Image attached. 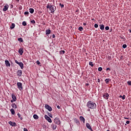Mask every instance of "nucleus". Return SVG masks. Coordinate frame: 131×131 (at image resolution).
Segmentation results:
<instances>
[{
    "label": "nucleus",
    "instance_id": "25",
    "mask_svg": "<svg viewBox=\"0 0 131 131\" xmlns=\"http://www.w3.org/2000/svg\"><path fill=\"white\" fill-rule=\"evenodd\" d=\"M17 116H18L19 118L20 119V120H23V118L21 116V115L19 113L17 114Z\"/></svg>",
    "mask_w": 131,
    "mask_h": 131
},
{
    "label": "nucleus",
    "instance_id": "4",
    "mask_svg": "<svg viewBox=\"0 0 131 131\" xmlns=\"http://www.w3.org/2000/svg\"><path fill=\"white\" fill-rule=\"evenodd\" d=\"M54 123L59 125L61 124V121H60V119H59V118H55L54 119Z\"/></svg>",
    "mask_w": 131,
    "mask_h": 131
},
{
    "label": "nucleus",
    "instance_id": "12",
    "mask_svg": "<svg viewBox=\"0 0 131 131\" xmlns=\"http://www.w3.org/2000/svg\"><path fill=\"white\" fill-rule=\"evenodd\" d=\"M5 65L7 67H10V66H11V63H10L9 60H5Z\"/></svg>",
    "mask_w": 131,
    "mask_h": 131
},
{
    "label": "nucleus",
    "instance_id": "26",
    "mask_svg": "<svg viewBox=\"0 0 131 131\" xmlns=\"http://www.w3.org/2000/svg\"><path fill=\"white\" fill-rule=\"evenodd\" d=\"M33 118L34 119H38V116H37V115H34Z\"/></svg>",
    "mask_w": 131,
    "mask_h": 131
},
{
    "label": "nucleus",
    "instance_id": "3",
    "mask_svg": "<svg viewBox=\"0 0 131 131\" xmlns=\"http://www.w3.org/2000/svg\"><path fill=\"white\" fill-rule=\"evenodd\" d=\"M11 97L12 98V100H11V103H14V102H16V101H17V97L14 93L12 94Z\"/></svg>",
    "mask_w": 131,
    "mask_h": 131
},
{
    "label": "nucleus",
    "instance_id": "49",
    "mask_svg": "<svg viewBox=\"0 0 131 131\" xmlns=\"http://www.w3.org/2000/svg\"><path fill=\"white\" fill-rule=\"evenodd\" d=\"M108 70H111L110 68H106V71H108Z\"/></svg>",
    "mask_w": 131,
    "mask_h": 131
},
{
    "label": "nucleus",
    "instance_id": "34",
    "mask_svg": "<svg viewBox=\"0 0 131 131\" xmlns=\"http://www.w3.org/2000/svg\"><path fill=\"white\" fill-rule=\"evenodd\" d=\"M98 27H99V25H98V24H95L94 25V27H95V28H98Z\"/></svg>",
    "mask_w": 131,
    "mask_h": 131
},
{
    "label": "nucleus",
    "instance_id": "35",
    "mask_svg": "<svg viewBox=\"0 0 131 131\" xmlns=\"http://www.w3.org/2000/svg\"><path fill=\"white\" fill-rule=\"evenodd\" d=\"M31 22V23H32V24H35V20H34V19L32 20Z\"/></svg>",
    "mask_w": 131,
    "mask_h": 131
},
{
    "label": "nucleus",
    "instance_id": "23",
    "mask_svg": "<svg viewBox=\"0 0 131 131\" xmlns=\"http://www.w3.org/2000/svg\"><path fill=\"white\" fill-rule=\"evenodd\" d=\"M51 33V30L49 29V30H47L46 31V34L47 35H49Z\"/></svg>",
    "mask_w": 131,
    "mask_h": 131
},
{
    "label": "nucleus",
    "instance_id": "6",
    "mask_svg": "<svg viewBox=\"0 0 131 131\" xmlns=\"http://www.w3.org/2000/svg\"><path fill=\"white\" fill-rule=\"evenodd\" d=\"M45 119H46V120H47V121H48V122H50V123H52V119L48 115H46L45 116Z\"/></svg>",
    "mask_w": 131,
    "mask_h": 131
},
{
    "label": "nucleus",
    "instance_id": "22",
    "mask_svg": "<svg viewBox=\"0 0 131 131\" xmlns=\"http://www.w3.org/2000/svg\"><path fill=\"white\" fill-rule=\"evenodd\" d=\"M10 112L11 113V114H12V115H14L15 114V110H14V108H11L10 110Z\"/></svg>",
    "mask_w": 131,
    "mask_h": 131
},
{
    "label": "nucleus",
    "instance_id": "29",
    "mask_svg": "<svg viewBox=\"0 0 131 131\" xmlns=\"http://www.w3.org/2000/svg\"><path fill=\"white\" fill-rule=\"evenodd\" d=\"M89 65H90V66H91V67H93L94 66V63H93V62L90 61L89 62Z\"/></svg>",
    "mask_w": 131,
    "mask_h": 131
},
{
    "label": "nucleus",
    "instance_id": "38",
    "mask_svg": "<svg viewBox=\"0 0 131 131\" xmlns=\"http://www.w3.org/2000/svg\"><path fill=\"white\" fill-rule=\"evenodd\" d=\"M59 6H60L61 8H64V5L61 3L59 4Z\"/></svg>",
    "mask_w": 131,
    "mask_h": 131
},
{
    "label": "nucleus",
    "instance_id": "50",
    "mask_svg": "<svg viewBox=\"0 0 131 131\" xmlns=\"http://www.w3.org/2000/svg\"><path fill=\"white\" fill-rule=\"evenodd\" d=\"M83 25L84 26H85L86 25V23H84L83 24Z\"/></svg>",
    "mask_w": 131,
    "mask_h": 131
},
{
    "label": "nucleus",
    "instance_id": "58",
    "mask_svg": "<svg viewBox=\"0 0 131 131\" xmlns=\"http://www.w3.org/2000/svg\"><path fill=\"white\" fill-rule=\"evenodd\" d=\"M92 20H94V19H92Z\"/></svg>",
    "mask_w": 131,
    "mask_h": 131
},
{
    "label": "nucleus",
    "instance_id": "13",
    "mask_svg": "<svg viewBox=\"0 0 131 131\" xmlns=\"http://www.w3.org/2000/svg\"><path fill=\"white\" fill-rule=\"evenodd\" d=\"M9 124H10V125H11V126H16V123L13 122L12 121H9Z\"/></svg>",
    "mask_w": 131,
    "mask_h": 131
},
{
    "label": "nucleus",
    "instance_id": "51",
    "mask_svg": "<svg viewBox=\"0 0 131 131\" xmlns=\"http://www.w3.org/2000/svg\"><path fill=\"white\" fill-rule=\"evenodd\" d=\"M57 108L58 109H60V106H59V105H58V106H57Z\"/></svg>",
    "mask_w": 131,
    "mask_h": 131
},
{
    "label": "nucleus",
    "instance_id": "1",
    "mask_svg": "<svg viewBox=\"0 0 131 131\" xmlns=\"http://www.w3.org/2000/svg\"><path fill=\"white\" fill-rule=\"evenodd\" d=\"M86 106L89 109H96L97 104L92 101H89L87 102Z\"/></svg>",
    "mask_w": 131,
    "mask_h": 131
},
{
    "label": "nucleus",
    "instance_id": "20",
    "mask_svg": "<svg viewBox=\"0 0 131 131\" xmlns=\"http://www.w3.org/2000/svg\"><path fill=\"white\" fill-rule=\"evenodd\" d=\"M99 26L101 30H104L105 28V26H104V25H100Z\"/></svg>",
    "mask_w": 131,
    "mask_h": 131
},
{
    "label": "nucleus",
    "instance_id": "15",
    "mask_svg": "<svg viewBox=\"0 0 131 131\" xmlns=\"http://www.w3.org/2000/svg\"><path fill=\"white\" fill-rule=\"evenodd\" d=\"M51 128H53L54 129V130H55V129H56V128H57V125H56V124L53 123L51 125Z\"/></svg>",
    "mask_w": 131,
    "mask_h": 131
},
{
    "label": "nucleus",
    "instance_id": "8",
    "mask_svg": "<svg viewBox=\"0 0 131 131\" xmlns=\"http://www.w3.org/2000/svg\"><path fill=\"white\" fill-rule=\"evenodd\" d=\"M8 9H9V5L8 4H6L4 6V8L3 9V12H7V11H8Z\"/></svg>",
    "mask_w": 131,
    "mask_h": 131
},
{
    "label": "nucleus",
    "instance_id": "48",
    "mask_svg": "<svg viewBox=\"0 0 131 131\" xmlns=\"http://www.w3.org/2000/svg\"><path fill=\"white\" fill-rule=\"evenodd\" d=\"M97 82H101V80H100V79H98Z\"/></svg>",
    "mask_w": 131,
    "mask_h": 131
},
{
    "label": "nucleus",
    "instance_id": "52",
    "mask_svg": "<svg viewBox=\"0 0 131 131\" xmlns=\"http://www.w3.org/2000/svg\"><path fill=\"white\" fill-rule=\"evenodd\" d=\"M119 97H120V98H122V95H120V96H119Z\"/></svg>",
    "mask_w": 131,
    "mask_h": 131
},
{
    "label": "nucleus",
    "instance_id": "5",
    "mask_svg": "<svg viewBox=\"0 0 131 131\" xmlns=\"http://www.w3.org/2000/svg\"><path fill=\"white\" fill-rule=\"evenodd\" d=\"M17 88L19 91H22L23 90V87L22 86V83L21 82H17Z\"/></svg>",
    "mask_w": 131,
    "mask_h": 131
},
{
    "label": "nucleus",
    "instance_id": "9",
    "mask_svg": "<svg viewBox=\"0 0 131 131\" xmlns=\"http://www.w3.org/2000/svg\"><path fill=\"white\" fill-rule=\"evenodd\" d=\"M103 97L104 99H105V100H108L109 98V94L108 93H104L103 95Z\"/></svg>",
    "mask_w": 131,
    "mask_h": 131
},
{
    "label": "nucleus",
    "instance_id": "45",
    "mask_svg": "<svg viewBox=\"0 0 131 131\" xmlns=\"http://www.w3.org/2000/svg\"><path fill=\"white\" fill-rule=\"evenodd\" d=\"M55 37H56V36L55 35V34H53L52 35V38H55Z\"/></svg>",
    "mask_w": 131,
    "mask_h": 131
},
{
    "label": "nucleus",
    "instance_id": "47",
    "mask_svg": "<svg viewBox=\"0 0 131 131\" xmlns=\"http://www.w3.org/2000/svg\"><path fill=\"white\" fill-rule=\"evenodd\" d=\"M126 123L127 124H129V121H127L126 122Z\"/></svg>",
    "mask_w": 131,
    "mask_h": 131
},
{
    "label": "nucleus",
    "instance_id": "42",
    "mask_svg": "<svg viewBox=\"0 0 131 131\" xmlns=\"http://www.w3.org/2000/svg\"><path fill=\"white\" fill-rule=\"evenodd\" d=\"M15 63H16V64H18V65L19 64V63H20L19 61H18V60H15Z\"/></svg>",
    "mask_w": 131,
    "mask_h": 131
},
{
    "label": "nucleus",
    "instance_id": "28",
    "mask_svg": "<svg viewBox=\"0 0 131 131\" xmlns=\"http://www.w3.org/2000/svg\"><path fill=\"white\" fill-rule=\"evenodd\" d=\"M59 54H60V55L65 54V51H64V50L60 51L59 52Z\"/></svg>",
    "mask_w": 131,
    "mask_h": 131
},
{
    "label": "nucleus",
    "instance_id": "43",
    "mask_svg": "<svg viewBox=\"0 0 131 131\" xmlns=\"http://www.w3.org/2000/svg\"><path fill=\"white\" fill-rule=\"evenodd\" d=\"M122 100H124L125 99V95H123V96H122Z\"/></svg>",
    "mask_w": 131,
    "mask_h": 131
},
{
    "label": "nucleus",
    "instance_id": "37",
    "mask_svg": "<svg viewBox=\"0 0 131 131\" xmlns=\"http://www.w3.org/2000/svg\"><path fill=\"white\" fill-rule=\"evenodd\" d=\"M102 70H103V69L102 68V67H99L98 68V71H102Z\"/></svg>",
    "mask_w": 131,
    "mask_h": 131
},
{
    "label": "nucleus",
    "instance_id": "7",
    "mask_svg": "<svg viewBox=\"0 0 131 131\" xmlns=\"http://www.w3.org/2000/svg\"><path fill=\"white\" fill-rule=\"evenodd\" d=\"M45 108L46 109H47V110H48V111H52V110H53V108H52V107H51V106L48 105V104H46L45 105Z\"/></svg>",
    "mask_w": 131,
    "mask_h": 131
},
{
    "label": "nucleus",
    "instance_id": "18",
    "mask_svg": "<svg viewBox=\"0 0 131 131\" xmlns=\"http://www.w3.org/2000/svg\"><path fill=\"white\" fill-rule=\"evenodd\" d=\"M74 122H75V123H76V124L77 125H79V120H78V119H74Z\"/></svg>",
    "mask_w": 131,
    "mask_h": 131
},
{
    "label": "nucleus",
    "instance_id": "27",
    "mask_svg": "<svg viewBox=\"0 0 131 131\" xmlns=\"http://www.w3.org/2000/svg\"><path fill=\"white\" fill-rule=\"evenodd\" d=\"M10 28L11 29H13V28H15V24H12Z\"/></svg>",
    "mask_w": 131,
    "mask_h": 131
},
{
    "label": "nucleus",
    "instance_id": "40",
    "mask_svg": "<svg viewBox=\"0 0 131 131\" xmlns=\"http://www.w3.org/2000/svg\"><path fill=\"white\" fill-rule=\"evenodd\" d=\"M48 115H49V116H50V117H51V118H53V115H52V114H49Z\"/></svg>",
    "mask_w": 131,
    "mask_h": 131
},
{
    "label": "nucleus",
    "instance_id": "41",
    "mask_svg": "<svg viewBox=\"0 0 131 131\" xmlns=\"http://www.w3.org/2000/svg\"><path fill=\"white\" fill-rule=\"evenodd\" d=\"M105 29L106 30H109V27L108 26L105 27Z\"/></svg>",
    "mask_w": 131,
    "mask_h": 131
},
{
    "label": "nucleus",
    "instance_id": "14",
    "mask_svg": "<svg viewBox=\"0 0 131 131\" xmlns=\"http://www.w3.org/2000/svg\"><path fill=\"white\" fill-rule=\"evenodd\" d=\"M18 65L20 67L21 69H23V68H24V64H23L22 62H19Z\"/></svg>",
    "mask_w": 131,
    "mask_h": 131
},
{
    "label": "nucleus",
    "instance_id": "2",
    "mask_svg": "<svg viewBox=\"0 0 131 131\" xmlns=\"http://www.w3.org/2000/svg\"><path fill=\"white\" fill-rule=\"evenodd\" d=\"M47 9H50L51 11V13H54L55 12V9H54V7H53V5L51 3H48L46 7Z\"/></svg>",
    "mask_w": 131,
    "mask_h": 131
},
{
    "label": "nucleus",
    "instance_id": "31",
    "mask_svg": "<svg viewBox=\"0 0 131 131\" xmlns=\"http://www.w3.org/2000/svg\"><path fill=\"white\" fill-rule=\"evenodd\" d=\"M18 40L19 41H20V42H23V39H22V38H19L18 39Z\"/></svg>",
    "mask_w": 131,
    "mask_h": 131
},
{
    "label": "nucleus",
    "instance_id": "19",
    "mask_svg": "<svg viewBox=\"0 0 131 131\" xmlns=\"http://www.w3.org/2000/svg\"><path fill=\"white\" fill-rule=\"evenodd\" d=\"M11 106L14 109H17V104H15V103H12Z\"/></svg>",
    "mask_w": 131,
    "mask_h": 131
},
{
    "label": "nucleus",
    "instance_id": "36",
    "mask_svg": "<svg viewBox=\"0 0 131 131\" xmlns=\"http://www.w3.org/2000/svg\"><path fill=\"white\" fill-rule=\"evenodd\" d=\"M24 14L25 15H29V12L28 11H26Z\"/></svg>",
    "mask_w": 131,
    "mask_h": 131
},
{
    "label": "nucleus",
    "instance_id": "30",
    "mask_svg": "<svg viewBox=\"0 0 131 131\" xmlns=\"http://www.w3.org/2000/svg\"><path fill=\"white\" fill-rule=\"evenodd\" d=\"M78 30H79L80 31H82V30H83V28H82V27H80L78 28Z\"/></svg>",
    "mask_w": 131,
    "mask_h": 131
},
{
    "label": "nucleus",
    "instance_id": "24",
    "mask_svg": "<svg viewBox=\"0 0 131 131\" xmlns=\"http://www.w3.org/2000/svg\"><path fill=\"white\" fill-rule=\"evenodd\" d=\"M110 80H110V79H109V78L106 79L105 80V83H106V84H108L109 83V81H110Z\"/></svg>",
    "mask_w": 131,
    "mask_h": 131
},
{
    "label": "nucleus",
    "instance_id": "33",
    "mask_svg": "<svg viewBox=\"0 0 131 131\" xmlns=\"http://www.w3.org/2000/svg\"><path fill=\"white\" fill-rule=\"evenodd\" d=\"M22 24L23 26H26V25H27V24H26V21H23Z\"/></svg>",
    "mask_w": 131,
    "mask_h": 131
},
{
    "label": "nucleus",
    "instance_id": "53",
    "mask_svg": "<svg viewBox=\"0 0 131 131\" xmlns=\"http://www.w3.org/2000/svg\"><path fill=\"white\" fill-rule=\"evenodd\" d=\"M124 119H128V118H125V117H124Z\"/></svg>",
    "mask_w": 131,
    "mask_h": 131
},
{
    "label": "nucleus",
    "instance_id": "46",
    "mask_svg": "<svg viewBox=\"0 0 131 131\" xmlns=\"http://www.w3.org/2000/svg\"><path fill=\"white\" fill-rule=\"evenodd\" d=\"M24 131H28V129H27V128H24Z\"/></svg>",
    "mask_w": 131,
    "mask_h": 131
},
{
    "label": "nucleus",
    "instance_id": "21",
    "mask_svg": "<svg viewBox=\"0 0 131 131\" xmlns=\"http://www.w3.org/2000/svg\"><path fill=\"white\" fill-rule=\"evenodd\" d=\"M29 11L31 14H33V13H34V9H33V8H30Z\"/></svg>",
    "mask_w": 131,
    "mask_h": 131
},
{
    "label": "nucleus",
    "instance_id": "56",
    "mask_svg": "<svg viewBox=\"0 0 131 131\" xmlns=\"http://www.w3.org/2000/svg\"><path fill=\"white\" fill-rule=\"evenodd\" d=\"M86 85H89V83H88V84H86Z\"/></svg>",
    "mask_w": 131,
    "mask_h": 131
},
{
    "label": "nucleus",
    "instance_id": "44",
    "mask_svg": "<svg viewBox=\"0 0 131 131\" xmlns=\"http://www.w3.org/2000/svg\"><path fill=\"white\" fill-rule=\"evenodd\" d=\"M36 63H37V65H39V64H40V62H39L38 60H37L36 61Z\"/></svg>",
    "mask_w": 131,
    "mask_h": 131
},
{
    "label": "nucleus",
    "instance_id": "17",
    "mask_svg": "<svg viewBox=\"0 0 131 131\" xmlns=\"http://www.w3.org/2000/svg\"><path fill=\"white\" fill-rule=\"evenodd\" d=\"M22 75V71L18 70L17 71V76H21Z\"/></svg>",
    "mask_w": 131,
    "mask_h": 131
},
{
    "label": "nucleus",
    "instance_id": "11",
    "mask_svg": "<svg viewBox=\"0 0 131 131\" xmlns=\"http://www.w3.org/2000/svg\"><path fill=\"white\" fill-rule=\"evenodd\" d=\"M86 127L88 129H90L91 131H93V129H92V127L91 126V125L89 123H86Z\"/></svg>",
    "mask_w": 131,
    "mask_h": 131
},
{
    "label": "nucleus",
    "instance_id": "57",
    "mask_svg": "<svg viewBox=\"0 0 131 131\" xmlns=\"http://www.w3.org/2000/svg\"><path fill=\"white\" fill-rule=\"evenodd\" d=\"M106 131H110V130H107Z\"/></svg>",
    "mask_w": 131,
    "mask_h": 131
},
{
    "label": "nucleus",
    "instance_id": "55",
    "mask_svg": "<svg viewBox=\"0 0 131 131\" xmlns=\"http://www.w3.org/2000/svg\"><path fill=\"white\" fill-rule=\"evenodd\" d=\"M88 111H91V110H90V108H89L88 110Z\"/></svg>",
    "mask_w": 131,
    "mask_h": 131
},
{
    "label": "nucleus",
    "instance_id": "39",
    "mask_svg": "<svg viewBox=\"0 0 131 131\" xmlns=\"http://www.w3.org/2000/svg\"><path fill=\"white\" fill-rule=\"evenodd\" d=\"M127 84H128V85H131V81H127Z\"/></svg>",
    "mask_w": 131,
    "mask_h": 131
},
{
    "label": "nucleus",
    "instance_id": "54",
    "mask_svg": "<svg viewBox=\"0 0 131 131\" xmlns=\"http://www.w3.org/2000/svg\"><path fill=\"white\" fill-rule=\"evenodd\" d=\"M129 33H131V30H129Z\"/></svg>",
    "mask_w": 131,
    "mask_h": 131
},
{
    "label": "nucleus",
    "instance_id": "10",
    "mask_svg": "<svg viewBox=\"0 0 131 131\" xmlns=\"http://www.w3.org/2000/svg\"><path fill=\"white\" fill-rule=\"evenodd\" d=\"M79 119L81 122H83V123H85V119L83 116H80Z\"/></svg>",
    "mask_w": 131,
    "mask_h": 131
},
{
    "label": "nucleus",
    "instance_id": "32",
    "mask_svg": "<svg viewBox=\"0 0 131 131\" xmlns=\"http://www.w3.org/2000/svg\"><path fill=\"white\" fill-rule=\"evenodd\" d=\"M127 47V46L126 45V44H124V45H123V46H122V48H123V49H126V47Z\"/></svg>",
    "mask_w": 131,
    "mask_h": 131
},
{
    "label": "nucleus",
    "instance_id": "16",
    "mask_svg": "<svg viewBox=\"0 0 131 131\" xmlns=\"http://www.w3.org/2000/svg\"><path fill=\"white\" fill-rule=\"evenodd\" d=\"M24 52V51L23 48H20L19 49V50H18L19 54H20V55H22Z\"/></svg>",
    "mask_w": 131,
    "mask_h": 131
}]
</instances>
